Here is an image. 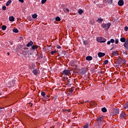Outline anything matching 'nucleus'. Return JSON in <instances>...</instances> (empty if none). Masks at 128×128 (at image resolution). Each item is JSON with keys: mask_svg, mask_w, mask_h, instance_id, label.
I'll return each instance as SVG.
<instances>
[{"mask_svg": "<svg viewBox=\"0 0 128 128\" xmlns=\"http://www.w3.org/2000/svg\"><path fill=\"white\" fill-rule=\"evenodd\" d=\"M110 42L111 43H114V42H115V40H114V39H113V38L110 39Z\"/></svg>", "mask_w": 128, "mask_h": 128, "instance_id": "58836bf2", "label": "nucleus"}, {"mask_svg": "<svg viewBox=\"0 0 128 128\" xmlns=\"http://www.w3.org/2000/svg\"><path fill=\"white\" fill-rule=\"evenodd\" d=\"M55 20L57 22H60V20H61L60 18V17H58V16L56 17Z\"/></svg>", "mask_w": 128, "mask_h": 128, "instance_id": "bb28decb", "label": "nucleus"}, {"mask_svg": "<svg viewBox=\"0 0 128 128\" xmlns=\"http://www.w3.org/2000/svg\"><path fill=\"white\" fill-rule=\"evenodd\" d=\"M102 111L103 112H107V110H106V108L105 107H104V108H102Z\"/></svg>", "mask_w": 128, "mask_h": 128, "instance_id": "393cba45", "label": "nucleus"}, {"mask_svg": "<svg viewBox=\"0 0 128 128\" xmlns=\"http://www.w3.org/2000/svg\"><path fill=\"white\" fill-rule=\"evenodd\" d=\"M12 0H8L7 2L6 3V6H10V4H12Z\"/></svg>", "mask_w": 128, "mask_h": 128, "instance_id": "f8f14e48", "label": "nucleus"}, {"mask_svg": "<svg viewBox=\"0 0 128 128\" xmlns=\"http://www.w3.org/2000/svg\"><path fill=\"white\" fill-rule=\"evenodd\" d=\"M64 10L66 13H69L70 10L68 8H64Z\"/></svg>", "mask_w": 128, "mask_h": 128, "instance_id": "c756f323", "label": "nucleus"}, {"mask_svg": "<svg viewBox=\"0 0 128 128\" xmlns=\"http://www.w3.org/2000/svg\"><path fill=\"white\" fill-rule=\"evenodd\" d=\"M29 50H24L22 52V54L24 56H26Z\"/></svg>", "mask_w": 128, "mask_h": 128, "instance_id": "5701e85b", "label": "nucleus"}, {"mask_svg": "<svg viewBox=\"0 0 128 128\" xmlns=\"http://www.w3.org/2000/svg\"><path fill=\"white\" fill-rule=\"evenodd\" d=\"M64 79H65L66 80H68V77H66V78H64Z\"/></svg>", "mask_w": 128, "mask_h": 128, "instance_id": "de8ad7c7", "label": "nucleus"}, {"mask_svg": "<svg viewBox=\"0 0 128 128\" xmlns=\"http://www.w3.org/2000/svg\"><path fill=\"white\" fill-rule=\"evenodd\" d=\"M102 117H100V118H98V121L101 122V121H102Z\"/></svg>", "mask_w": 128, "mask_h": 128, "instance_id": "37998d69", "label": "nucleus"}, {"mask_svg": "<svg viewBox=\"0 0 128 128\" xmlns=\"http://www.w3.org/2000/svg\"><path fill=\"white\" fill-rule=\"evenodd\" d=\"M2 95V92H0V96Z\"/></svg>", "mask_w": 128, "mask_h": 128, "instance_id": "603ef678", "label": "nucleus"}, {"mask_svg": "<svg viewBox=\"0 0 128 128\" xmlns=\"http://www.w3.org/2000/svg\"><path fill=\"white\" fill-rule=\"evenodd\" d=\"M88 102V101H86L85 103Z\"/></svg>", "mask_w": 128, "mask_h": 128, "instance_id": "864d4df0", "label": "nucleus"}, {"mask_svg": "<svg viewBox=\"0 0 128 128\" xmlns=\"http://www.w3.org/2000/svg\"><path fill=\"white\" fill-rule=\"evenodd\" d=\"M118 62L119 64H120L122 62V58L120 57H119L118 60Z\"/></svg>", "mask_w": 128, "mask_h": 128, "instance_id": "6ab92c4d", "label": "nucleus"}, {"mask_svg": "<svg viewBox=\"0 0 128 128\" xmlns=\"http://www.w3.org/2000/svg\"><path fill=\"white\" fill-rule=\"evenodd\" d=\"M112 54L114 55V56H116L117 54V52H112Z\"/></svg>", "mask_w": 128, "mask_h": 128, "instance_id": "79ce46f5", "label": "nucleus"}, {"mask_svg": "<svg viewBox=\"0 0 128 128\" xmlns=\"http://www.w3.org/2000/svg\"><path fill=\"white\" fill-rule=\"evenodd\" d=\"M14 20H15V18L13 16L9 17V20L10 22H14Z\"/></svg>", "mask_w": 128, "mask_h": 128, "instance_id": "ddd939ff", "label": "nucleus"}, {"mask_svg": "<svg viewBox=\"0 0 128 128\" xmlns=\"http://www.w3.org/2000/svg\"><path fill=\"white\" fill-rule=\"evenodd\" d=\"M32 106H33V104L30 103V106L32 107Z\"/></svg>", "mask_w": 128, "mask_h": 128, "instance_id": "09e8293b", "label": "nucleus"}, {"mask_svg": "<svg viewBox=\"0 0 128 128\" xmlns=\"http://www.w3.org/2000/svg\"><path fill=\"white\" fill-rule=\"evenodd\" d=\"M18 2H21L22 4L24 3V0H18Z\"/></svg>", "mask_w": 128, "mask_h": 128, "instance_id": "c03bdc74", "label": "nucleus"}, {"mask_svg": "<svg viewBox=\"0 0 128 128\" xmlns=\"http://www.w3.org/2000/svg\"><path fill=\"white\" fill-rule=\"evenodd\" d=\"M105 3H108V4H112L113 3V0H104Z\"/></svg>", "mask_w": 128, "mask_h": 128, "instance_id": "1a4fd4ad", "label": "nucleus"}, {"mask_svg": "<svg viewBox=\"0 0 128 128\" xmlns=\"http://www.w3.org/2000/svg\"><path fill=\"white\" fill-rule=\"evenodd\" d=\"M2 10H6V6H2Z\"/></svg>", "mask_w": 128, "mask_h": 128, "instance_id": "a19ab883", "label": "nucleus"}, {"mask_svg": "<svg viewBox=\"0 0 128 128\" xmlns=\"http://www.w3.org/2000/svg\"><path fill=\"white\" fill-rule=\"evenodd\" d=\"M110 41H108V42H107V44H108V45H110Z\"/></svg>", "mask_w": 128, "mask_h": 128, "instance_id": "49530a36", "label": "nucleus"}, {"mask_svg": "<svg viewBox=\"0 0 128 128\" xmlns=\"http://www.w3.org/2000/svg\"><path fill=\"white\" fill-rule=\"evenodd\" d=\"M97 42L100 43H104L106 42V40L105 38H104L103 37H98L96 38Z\"/></svg>", "mask_w": 128, "mask_h": 128, "instance_id": "7ed1b4c3", "label": "nucleus"}, {"mask_svg": "<svg viewBox=\"0 0 128 128\" xmlns=\"http://www.w3.org/2000/svg\"><path fill=\"white\" fill-rule=\"evenodd\" d=\"M56 48H57L58 49H60V48H61V47H60L59 45H57V46H56Z\"/></svg>", "mask_w": 128, "mask_h": 128, "instance_id": "a18cd8bd", "label": "nucleus"}, {"mask_svg": "<svg viewBox=\"0 0 128 128\" xmlns=\"http://www.w3.org/2000/svg\"><path fill=\"white\" fill-rule=\"evenodd\" d=\"M41 95L43 96L42 100H44V96H46V92H41Z\"/></svg>", "mask_w": 128, "mask_h": 128, "instance_id": "a211bd4d", "label": "nucleus"}, {"mask_svg": "<svg viewBox=\"0 0 128 128\" xmlns=\"http://www.w3.org/2000/svg\"><path fill=\"white\" fill-rule=\"evenodd\" d=\"M110 26H112V24L110 23H108L106 24L105 23H103L102 24V28H106L107 26V28H106V30H107L108 29L110 28Z\"/></svg>", "mask_w": 128, "mask_h": 128, "instance_id": "f257e3e1", "label": "nucleus"}, {"mask_svg": "<svg viewBox=\"0 0 128 128\" xmlns=\"http://www.w3.org/2000/svg\"><path fill=\"white\" fill-rule=\"evenodd\" d=\"M13 32L14 33H18V30L17 28H14L13 29Z\"/></svg>", "mask_w": 128, "mask_h": 128, "instance_id": "c85d7f7f", "label": "nucleus"}, {"mask_svg": "<svg viewBox=\"0 0 128 128\" xmlns=\"http://www.w3.org/2000/svg\"><path fill=\"white\" fill-rule=\"evenodd\" d=\"M118 42H119V40L116 38L115 43H116V44H118Z\"/></svg>", "mask_w": 128, "mask_h": 128, "instance_id": "ea45409f", "label": "nucleus"}, {"mask_svg": "<svg viewBox=\"0 0 128 128\" xmlns=\"http://www.w3.org/2000/svg\"><path fill=\"white\" fill-rule=\"evenodd\" d=\"M62 74L68 75L70 74V70H64L61 72Z\"/></svg>", "mask_w": 128, "mask_h": 128, "instance_id": "20e7f679", "label": "nucleus"}, {"mask_svg": "<svg viewBox=\"0 0 128 128\" xmlns=\"http://www.w3.org/2000/svg\"><path fill=\"white\" fill-rule=\"evenodd\" d=\"M97 22L98 23L102 24V22H103V20L102 18H98Z\"/></svg>", "mask_w": 128, "mask_h": 128, "instance_id": "aec40b11", "label": "nucleus"}, {"mask_svg": "<svg viewBox=\"0 0 128 128\" xmlns=\"http://www.w3.org/2000/svg\"><path fill=\"white\" fill-rule=\"evenodd\" d=\"M124 30L125 32H128V27L127 26H124Z\"/></svg>", "mask_w": 128, "mask_h": 128, "instance_id": "e433bc0d", "label": "nucleus"}, {"mask_svg": "<svg viewBox=\"0 0 128 128\" xmlns=\"http://www.w3.org/2000/svg\"><path fill=\"white\" fill-rule=\"evenodd\" d=\"M56 52V50H54V51L50 52V54H51L52 55H54Z\"/></svg>", "mask_w": 128, "mask_h": 128, "instance_id": "c9c22d12", "label": "nucleus"}, {"mask_svg": "<svg viewBox=\"0 0 128 128\" xmlns=\"http://www.w3.org/2000/svg\"><path fill=\"white\" fill-rule=\"evenodd\" d=\"M89 126V124L86 123V125L84 126V128H88Z\"/></svg>", "mask_w": 128, "mask_h": 128, "instance_id": "473e14b6", "label": "nucleus"}, {"mask_svg": "<svg viewBox=\"0 0 128 128\" xmlns=\"http://www.w3.org/2000/svg\"><path fill=\"white\" fill-rule=\"evenodd\" d=\"M123 106H124V108H128V102H126V104H124Z\"/></svg>", "mask_w": 128, "mask_h": 128, "instance_id": "412c9836", "label": "nucleus"}, {"mask_svg": "<svg viewBox=\"0 0 128 128\" xmlns=\"http://www.w3.org/2000/svg\"><path fill=\"white\" fill-rule=\"evenodd\" d=\"M84 11L80 9L78 10V13L79 14L81 15L82 14L84 13Z\"/></svg>", "mask_w": 128, "mask_h": 128, "instance_id": "f3484780", "label": "nucleus"}, {"mask_svg": "<svg viewBox=\"0 0 128 128\" xmlns=\"http://www.w3.org/2000/svg\"><path fill=\"white\" fill-rule=\"evenodd\" d=\"M105 53H104V52H98V56L99 57V58H102V57H104V56H105Z\"/></svg>", "mask_w": 128, "mask_h": 128, "instance_id": "6e6552de", "label": "nucleus"}, {"mask_svg": "<svg viewBox=\"0 0 128 128\" xmlns=\"http://www.w3.org/2000/svg\"><path fill=\"white\" fill-rule=\"evenodd\" d=\"M120 41L122 42H126V39L125 38L122 37L120 38Z\"/></svg>", "mask_w": 128, "mask_h": 128, "instance_id": "4468645a", "label": "nucleus"}, {"mask_svg": "<svg viewBox=\"0 0 128 128\" xmlns=\"http://www.w3.org/2000/svg\"><path fill=\"white\" fill-rule=\"evenodd\" d=\"M32 72L34 75L36 76L38 72V70L37 69H34L33 70Z\"/></svg>", "mask_w": 128, "mask_h": 128, "instance_id": "dca6fc26", "label": "nucleus"}, {"mask_svg": "<svg viewBox=\"0 0 128 128\" xmlns=\"http://www.w3.org/2000/svg\"><path fill=\"white\" fill-rule=\"evenodd\" d=\"M7 54H8V56H10V52H8V53H7Z\"/></svg>", "mask_w": 128, "mask_h": 128, "instance_id": "8fccbe9b", "label": "nucleus"}, {"mask_svg": "<svg viewBox=\"0 0 128 128\" xmlns=\"http://www.w3.org/2000/svg\"><path fill=\"white\" fill-rule=\"evenodd\" d=\"M74 87H71V88L70 89V90H69V92H70V94L72 93V92H73L74 90Z\"/></svg>", "mask_w": 128, "mask_h": 128, "instance_id": "b1692460", "label": "nucleus"}, {"mask_svg": "<svg viewBox=\"0 0 128 128\" xmlns=\"http://www.w3.org/2000/svg\"><path fill=\"white\" fill-rule=\"evenodd\" d=\"M50 98V96H48L47 95V96H44V100H48V98Z\"/></svg>", "mask_w": 128, "mask_h": 128, "instance_id": "f704fd0d", "label": "nucleus"}, {"mask_svg": "<svg viewBox=\"0 0 128 128\" xmlns=\"http://www.w3.org/2000/svg\"><path fill=\"white\" fill-rule=\"evenodd\" d=\"M68 122H70V120H68Z\"/></svg>", "mask_w": 128, "mask_h": 128, "instance_id": "6e6d98bb", "label": "nucleus"}, {"mask_svg": "<svg viewBox=\"0 0 128 128\" xmlns=\"http://www.w3.org/2000/svg\"><path fill=\"white\" fill-rule=\"evenodd\" d=\"M119 112H120V110L119 108H116L115 110H114V113L116 114H119Z\"/></svg>", "mask_w": 128, "mask_h": 128, "instance_id": "4be33fe9", "label": "nucleus"}, {"mask_svg": "<svg viewBox=\"0 0 128 128\" xmlns=\"http://www.w3.org/2000/svg\"><path fill=\"white\" fill-rule=\"evenodd\" d=\"M86 72H88L87 68H84L79 70V73L82 74H85Z\"/></svg>", "mask_w": 128, "mask_h": 128, "instance_id": "f03ea898", "label": "nucleus"}, {"mask_svg": "<svg viewBox=\"0 0 128 128\" xmlns=\"http://www.w3.org/2000/svg\"><path fill=\"white\" fill-rule=\"evenodd\" d=\"M57 98H58V96H54L53 97H52V100H54V102H56V100H57Z\"/></svg>", "mask_w": 128, "mask_h": 128, "instance_id": "a878e982", "label": "nucleus"}, {"mask_svg": "<svg viewBox=\"0 0 128 128\" xmlns=\"http://www.w3.org/2000/svg\"><path fill=\"white\" fill-rule=\"evenodd\" d=\"M38 16L36 14H34L32 15V18H37Z\"/></svg>", "mask_w": 128, "mask_h": 128, "instance_id": "7c9ffc66", "label": "nucleus"}, {"mask_svg": "<svg viewBox=\"0 0 128 128\" xmlns=\"http://www.w3.org/2000/svg\"><path fill=\"white\" fill-rule=\"evenodd\" d=\"M47 2V0H42L41 3L42 4H44Z\"/></svg>", "mask_w": 128, "mask_h": 128, "instance_id": "72a5a7b5", "label": "nucleus"}, {"mask_svg": "<svg viewBox=\"0 0 128 128\" xmlns=\"http://www.w3.org/2000/svg\"><path fill=\"white\" fill-rule=\"evenodd\" d=\"M2 30H6V26L3 25V26H2Z\"/></svg>", "mask_w": 128, "mask_h": 128, "instance_id": "cd10ccee", "label": "nucleus"}, {"mask_svg": "<svg viewBox=\"0 0 128 128\" xmlns=\"http://www.w3.org/2000/svg\"><path fill=\"white\" fill-rule=\"evenodd\" d=\"M39 47L38 46L36 45V46H32V49L33 50H35L36 49L38 48Z\"/></svg>", "mask_w": 128, "mask_h": 128, "instance_id": "2eb2a0df", "label": "nucleus"}, {"mask_svg": "<svg viewBox=\"0 0 128 128\" xmlns=\"http://www.w3.org/2000/svg\"><path fill=\"white\" fill-rule=\"evenodd\" d=\"M86 60L91 61L92 60V56H87L86 58Z\"/></svg>", "mask_w": 128, "mask_h": 128, "instance_id": "9b49d317", "label": "nucleus"}, {"mask_svg": "<svg viewBox=\"0 0 128 128\" xmlns=\"http://www.w3.org/2000/svg\"><path fill=\"white\" fill-rule=\"evenodd\" d=\"M83 43L84 44V46H87L88 44V43L87 42H86V40H83Z\"/></svg>", "mask_w": 128, "mask_h": 128, "instance_id": "4c0bfd02", "label": "nucleus"}, {"mask_svg": "<svg viewBox=\"0 0 128 128\" xmlns=\"http://www.w3.org/2000/svg\"><path fill=\"white\" fill-rule=\"evenodd\" d=\"M32 45H34V42L30 40V42H28V44H26V46H27V47H30V46L32 47Z\"/></svg>", "mask_w": 128, "mask_h": 128, "instance_id": "9d476101", "label": "nucleus"}, {"mask_svg": "<svg viewBox=\"0 0 128 128\" xmlns=\"http://www.w3.org/2000/svg\"><path fill=\"white\" fill-rule=\"evenodd\" d=\"M108 60H106L104 61V64H108Z\"/></svg>", "mask_w": 128, "mask_h": 128, "instance_id": "2f4dec72", "label": "nucleus"}, {"mask_svg": "<svg viewBox=\"0 0 128 128\" xmlns=\"http://www.w3.org/2000/svg\"><path fill=\"white\" fill-rule=\"evenodd\" d=\"M2 108H0V109H2Z\"/></svg>", "mask_w": 128, "mask_h": 128, "instance_id": "5fc2aeb1", "label": "nucleus"}, {"mask_svg": "<svg viewBox=\"0 0 128 128\" xmlns=\"http://www.w3.org/2000/svg\"><path fill=\"white\" fill-rule=\"evenodd\" d=\"M70 80H68V82L70 83Z\"/></svg>", "mask_w": 128, "mask_h": 128, "instance_id": "3c124183", "label": "nucleus"}, {"mask_svg": "<svg viewBox=\"0 0 128 128\" xmlns=\"http://www.w3.org/2000/svg\"><path fill=\"white\" fill-rule=\"evenodd\" d=\"M118 5L120 6H122L124 4V0H119L118 3Z\"/></svg>", "mask_w": 128, "mask_h": 128, "instance_id": "423d86ee", "label": "nucleus"}, {"mask_svg": "<svg viewBox=\"0 0 128 128\" xmlns=\"http://www.w3.org/2000/svg\"><path fill=\"white\" fill-rule=\"evenodd\" d=\"M120 118L126 119V114L125 112H123L120 114Z\"/></svg>", "mask_w": 128, "mask_h": 128, "instance_id": "39448f33", "label": "nucleus"}, {"mask_svg": "<svg viewBox=\"0 0 128 128\" xmlns=\"http://www.w3.org/2000/svg\"><path fill=\"white\" fill-rule=\"evenodd\" d=\"M124 46L126 48V49L128 50V38H127V40H126V42L124 44Z\"/></svg>", "mask_w": 128, "mask_h": 128, "instance_id": "0eeeda50", "label": "nucleus"}]
</instances>
